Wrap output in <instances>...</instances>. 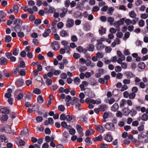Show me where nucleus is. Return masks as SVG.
Instances as JSON below:
<instances>
[{"label": "nucleus", "mask_w": 148, "mask_h": 148, "mask_svg": "<svg viewBox=\"0 0 148 148\" xmlns=\"http://www.w3.org/2000/svg\"><path fill=\"white\" fill-rule=\"evenodd\" d=\"M0 139L2 142H4L5 143H7L8 142V139L4 135H1L0 136Z\"/></svg>", "instance_id": "a878e982"}, {"label": "nucleus", "mask_w": 148, "mask_h": 148, "mask_svg": "<svg viewBox=\"0 0 148 148\" xmlns=\"http://www.w3.org/2000/svg\"><path fill=\"white\" fill-rule=\"evenodd\" d=\"M145 123L142 122L140 123V125L138 127V130L140 132L143 131L144 130Z\"/></svg>", "instance_id": "f3484780"}, {"label": "nucleus", "mask_w": 148, "mask_h": 148, "mask_svg": "<svg viewBox=\"0 0 148 148\" xmlns=\"http://www.w3.org/2000/svg\"><path fill=\"white\" fill-rule=\"evenodd\" d=\"M0 111L2 113L4 114H8L9 113L10 111L9 109L5 107L3 108L0 109Z\"/></svg>", "instance_id": "9b49d317"}, {"label": "nucleus", "mask_w": 148, "mask_h": 148, "mask_svg": "<svg viewBox=\"0 0 148 148\" xmlns=\"http://www.w3.org/2000/svg\"><path fill=\"white\" fill-rule=\"evenodd\" d=\"M77 50L79 52H82L85 53L87 52V49H83L81 46H79L77 48Z\"/></svg>", "instance_id": "412c9836"}, {"label": "nucleus", "mask_w": 148, "mask_h": 148, "mask_svg": "<svg viewBox=\"0 0 148 148\" xmlns=\"http://www.w3.org/2000/svg\"><path fill=\"white\" fill-rule=\"evenodd\" d=\"M85 141L88 145L91 144V141L90 138L87 137L85 140Z\"/></svg>", "instance_id": "69168bd1"}, {"label": "nucleus", "mask_w": 148, "mask_h": 148, "mask_svg": "<svg viewBox=\"0 0 148 148\" xmlns=\"http://www.w3.org/2000/svg\"><path fill=\"white\" fill-rule=\"evenodd\" d=\"M16 83L19 86H22L24 83L23 80L22 79H18L17 80Z\"/></svg>", "instance_id": "aec40b11"}, {"label": "nucleus", "mask_w": 148, "mask_h": 148, "mask_svg": "<svg viewBox=\"0 0 148 148\" xmlns=\"http://www.w3.org/2000/svg\"><path fill=\"white\" fill-rule=\"evenodd\" d=\"M17 33V36L19 37L23 38L24 37L25 34L23 32H22L21 31H20Z\"/></svg>", "instance_id": "37998d69"}, {"label": "nucleus", "mask_w": 148, "mask_h": 148, "mask_svg": "<svg viewBox=\"0 0 148 148\" xmlns=\"http://www.w3.org/2000/svg\"><path fill=\"white\" fill-rule=\"evenodd\" d=\"M8 60L4 57L0 58V64L1 65H6L8 62Z\"/></svg>", "instance_id": "6e6552de"}, {"label": "nucleus", "mask_w": 148, "mask_h": 148, "mask_svg": "<svg viewBox=\"0 0 148 148\" xmlns=\"http://www.w3.org/2000/svg\"><path fill=\"white\" fill-rule=\"evenodd\" d=\"M136 96V94L131 92L129 94V98L130 99H133L135 98Z\"/></svg>", "instance_id": "5fc2aeb1"}, {"label": "nucleus", "mask_w": 148, "mask_h": 148, "mask_svg": "<svg viewBox=\"0 0 148 148\" xmlns=\"http://www.w3.org/2000/svg\"><path fill=\"white\" fill-rule=\"evenodd\" d=\"M140 17L143 19H146L148 17V14L147 13H143L140 15Z\"/></svg>", "instance_id": "3c124183"}, {"label": "nucleus", "mask_w": 148, "mask_h": 148, "mask_svg": "<svg viewBox=\"0 0 148 148\" xmlns=\"http://www.w3.org/2000/svg\"><path fill=\"white\" fill-rule=\"evenodd\" d=\"M7 15V14L3 10L0 11V18H3L5 17Z\"/></svg>", "instance_id": "c85d7f7f"}, {"label": "nucleus", "mask_w": 148, "mask_h": 148, "mask_svg": "<svg viewBox=\"0 0 148 148\" xmlns=\"http://www.w3.org/2000/svg\"><path fill=\"white\" fill-rule=\"evenodd\" d=\"M19 8L16 5H14L13 6V11L14 12L17 13L18 11Z\"/></svg>", "instance_id": "bf43d9fd"}, {"label": "nucleus", "mask_w": 148, "mask_h": 148, "mask_svg": "<svg viewBox=\"0 0 148 148\" xmlns=\"http://www.w3.org/2000/svg\"><path fill=\"white\" fill-rule=\"evenodd\" d=\"M46 69L47 71L49 72H53L54 71V69L53 68V67L51 66H47L46 67Z\"/></svg>", "instance_id": "72a5a7b5"}, {"label": "nucleus", "mask_w": 148, "mask_h": 148, "mask_svg": "<svg viewBox=\"0 0 148 148\" xmlns=\"http://www.w3.org/2000/svg\"><path fill=\"white\" fill-rule=\"evenodd\" d=\"M126 103V100L124 99H122L120 102V108L124 107L125 104Z\"/></svg>", "instance_id": "f704fd0d"}, {"label": "nucleus", "mask_w": 148, "mask_h": 148, "mask_svg": "<svg viewBox=\"0 0 148 148\" xmlns=\"http://www.w3.org/2000/svg\"><path fill=\"white\" fill-rule=\"evenodd\" d=\"M138 66L140 69H144L145 68V64L143 62H140L138 64Z\"/></svg>", "instance_id": "2f4dec72"}, {"label": "nucleus", "mask_w": 148, "mask_h": 148, "mask_svg": "<svg viewBox=\"0 0 148 148\" xmlns=\"http://www.w3.org/2000/svg\"><path fill=\"white\" fill-rule=\"evenodd\" d=\"M119 108V106L118 103H115L111 107V110L114 112H115Z\"/></svg>", "instance_id": "f8f14e48"}, {"label": "nucleus", "mask_w": 148, "mask_h": 148, "mask_svg": "<svg viewBox=\"0 0 148 148\" xmlns=\"http://www.w3.org/2000/svg\"><path fill=\"white\" fill-rule=\"evenodd\" d=\"M124 21V19L123 18H122L120 19V20L118 21L116 23L118 26H120V25H123V22Z\"/></svg>", "instance_id": "ea45409f"}, {"label": "nucleus", "mask_w": 148, "mask_h": 148, "mask_svg": "<svg viewBox=\"0 0 148 148\" xmlns=\"http://www.w3.org/2000/svg\"><path fill=\"white\" fill-rule=\"evenodd\" d=\"M44 79H45V83L47 86L51 85L52 83V81L51 79L47 77L46 74H45L43 76Z\"/></svg>", "instance_id": "423d86ee"}, {"label": "nucleus", "mask_w": 148, "mask_h": 148, "mask_svg": "<svg viewBox=\"0 0 148 148\" xmlns=\"http://www.w3.org/2000/svg\"><path fill=\"white\" fill-rule=\"evenodd\" d=\"M60 34L62 37H66L69 36L68 32L64 30L61 31L60 32Z\"/></svg>", "instance_id": "1a4fd4ad"}, {"label": "nucleus", "mask_w": 148, "mask_h": 148, "mask_svg": "<svg viewBox=\"0 0 148 148\" xmlns=\"http://www.w3.org/2000/svg\"><path fill=\"white\" fill-rule=\"evenodd\" d=\"M8 119V116L7 115H3L2 116L1 118V120L3 122L6 121Z\"/></svg>", "instance_id": "4c0bfd02"}, {"label": "nucleus", "mask_w": 148, "mask_h": 148, "mask_svg": "<svg viewBox=\"0 0 148 148\" xmlns=\"http://www.w3.org/2000/svg\"><path fill=\"white\" fill-rule=\"evenodd\" d=\"M69 133L70 134L73 135L75 134L76 131L74 128H71L69 130Z\"/></svg>", "instance_id": "a18cd8bd"}, {"label": "nucleus", "mask_w": 148, "mask_h": 148, "mask_svg": "<svg viewBox=\"0 0 148 148\" xmlns=\"http://www.w3.org/2000/svg\"><path fill=\"white\" fill-rule=\"evenodd\" d=\"M79 120L82 122L86 123L87 118L85 116L82 115L79 117Z\"/></svg>", "instance_id": "b1692460"}, {"label": "nucleus", "mask_w": 148, "mask_h": 148, "mask_svg": "<svg viewBox=\"0 0 148 148\" xmlns=\"http://www.w3.org/2000/svg\"><path fill=\"white\" fill-rule=\"evenodd\" d=\"M121 70V67L120 66H116L115 67V70L117 72H120Z\"/></svg>", "instance_id": "e2e57ef3"}, {"label": "nucleus", "mask_w": 148, "mask_h": 148, "mask_svg": "<svg viewBox=\"0 0 148 148\" xmlns=\"http://www.w3.org/2000/svg\"><path fill=\"white\" fill-rule=\"evenodd\" d=\"M107 21L110 23V25H112L114 21V19L112 17L110 16L108 18Z\"/></svg>", "instance_id": "7c9ffc66"}, {"label": "nucleus", "mask_w": 148, "mask_h": 148, "mask_svg": "<svg viewBox=\"0 0 148 148\" xmlns=\"http://www.w3.org/2000/svg\"><path fill=\"white\" fill-rule=\"evenodd\" d=\"M95 47L92 44L89 45L88 47V49L89 51H92L94 50Z\"/></svg>", "instance_id": "e433bc0d"}, {"label": "nucleus", "mask_w": 148, "mask_h": 148, "mask_svg": "<svg viewBox=\"0 0 148 148\" xmlns=\"http://www.w3.org/2000/svg\"><path fill=\"white\" fill-rule=\"evenodd\" d=\"M74 82L76 84L78 85L80 82V79L78 77H76L74 80Z\"/></svg>", "instance_id": "a19ab883"}, {"label": "nucleus", "mask_w": 148, "mask_h": 148, "mask_svg": "<svg viewBox=\"0 0 148 148\" xmlns=\"http://www.w3.org/2000/svg\"><path fill=\"white\" fill-rule=\"evenodd\" d=\"M116 115L117 117H119L120 118L122 117L123 116L122 113L121 111H117L116 113Z\"/></svg>", "instance_id": "0e129e2a"}, {"label": "nucleus", "mask_w": 148, "mask_h": 148, "mask_svg": "<svg viewBox=\"0 0 148 148\" xmlns=\"http://www.w3.org/2000/svg\"><path fill=\"white\" fill-rule=\"evenodd\" d=\"M79 99L75 97H73L72 98V105H75L76 108L80 110L82 109V108L80 107V104L79 103Z\"/></svg>", "instance_id": "f257e3e1"}, {"label": "nucleus", "mask_w": 148, "mask_h": 148, "mask_svg": "<svg viewBox=\"0 0 148 148\" xmlns=\"http://www.w3.org/2000/svg\"><path fill=\"white\" fill-rule=\"evenodd\" d=\"M61 43L62 45L64 46L65 48H67L68 47H69V46H67L68 43L65 40H62L61 41Z\"/></svg>", "instance_id": "864d4df0"}, {"label": "nucleus", "mask_w": 148, "mask_h": 148, "mask_svg": "<svg viewBox=\"0 0 148 148\" xmlns=\"http://www.w3.org/2000/svg\"><path fill=\"white\" fill-rule=\"evenodd\" d=\"M76 128L77 131L79 133V134L80 135V136H84V134L83 132V130L82 127L79 124H77L76 125Z\"/></svg>", "instance_id": "39448f33"}, {"label": "nucleus", "mask_w": 148, "mask_h": 148, "mask_svg": "<svg viewBox=\"0 0 148 148\" xmlns=\"http://www.w3.org/2000/svg\"><path fill=\"white\" fill-rule=\"evenodd\" d=\"M142 119L144 121H147L148 119V115L146 114H143L142 116Z\"/></svg>", "instance_id": "de8ad7c7"}, {"label": "nucleus", "mask_w": 148, "mask_h": 148, "mask_svg": "<svg viewBox=\"0 0 148 148\" xmlns=\"http://www.w3.org/2000/svg\"><path fill=\"white\" fill-rule=\"evenodd\" d=\"M99 108L101 111H104L107 108L106 105L105 104L101 105L99 106Z\"/></svg>", "instance_id": "c9c22d12"}, {"label": "nucleus", "mask_w": 148, "mask_h": 148, "mask_svg": "<svg viewBox=\"0 0 148 148\" xmlns=\"http://www.w3.org/2000/svg\"><path fill=\"white\" fill-rule=\"evenodd\" d=\"M105 140L108 142H111L113 140L112 136L109 134H107L105 137Z\"/></svg>", "instance_id": "9d476101"}, {"label": "nucleus", "mask_w": 148, "mask_h": 148, "mask_svg": "<svg viewBox=\"0 0 148 148\" xmlns=\"http://www.w3.org/2000/svg\"><path fill=\"white\" fill-rule=\"evenodd\" d=\"M145 25V21L143 20H140L138 22V25L139 26L142 27L144 26Z\"/></svg>", "instance_id": "6e6d98bb"}, {"label": "nucleus", "mask_w": 148, "mask_h": 148, "mask_svg": "<svg viewBox=\"0 0 148 148\" xmlns=\"http://www.w3.org/2000/svg\"><path fill=\"white\" fill-rule=\"evenodd\" d=\"M71 40L73 42L77 41L78 39L77 37L75 35L72 36L71 37Z\"/></svg>", "instance_id": "774afa93"}, {"label": "nucleus", "mask_w": 148, "mask_h": 148, "mask_svg": "<svg viewBox=\"0 0 148 148\" xmlns=\"http://www.w3.org/2000/svg\"><path fill=\"white\" fill-rule=\"evenodd\" d=\"M5 40L6 42H10L12 40V37L9 35L6 36L5 38Z\"/></svg>", "instance_id": "58836bf2"}, {"label": "nucleus", "mask_w": 148, "mask_h": 148, "mask_svg": "<svg viewBox=\"0 0 148 148\" xmlns=\"http://www.w3.org/2000/svg\"><path fill=\"white\" fill-rule=\"evenodd\" d=\"M19 52V50L17 48H15L14 49L13 54L14 56H17L18 55Z\"/></svg>", "instance_id": "338daca9"}, {"label": "nucleus", "mask_w": 148, "mask_h": 148, "mask_svg": "<svg viewBox=\"0 0 148 148\" xmlns=\"http://www.w3.org/2000/svg\"><path fill=\"white\" fill-rule=\"evenodd\" d=\"M128 88L127 86L125 84H124L121 87V91H123L126 90H127Z\"/></svg>", "instance_id": "4d7b16f0"}, {"label": "nucleus", "mask_w": 148, "mask_h": 148, "mask_svg": "<svg viewBox=\"0 0 148 148\" xmlns=\"http://www.w3.org/2000/svg\"><path fill=\"white\" fill-rule=\"evenodd\" d=\"M22 25H16L14 27L15 31L16 32L21 31L22 27H21Z\"/></svg>", "instance_id": "4468645a"}, {"label": "nucleus", "mask_w": 148, "mask_h": 148, "mask_svg": "<svg viewBox=\"0 0 148 148\" xmlns=\"http://www.w3.org/2000/svg\"><path fill=\"white\" fill-rule=\"evenodd\" d=\"M51 32V30L49 29L45 30L44 32L42 34V36L44 37H46L49 36V34Z\"/></svg>", "instance_id": "a211bd4d"}, {"label": "nucleus", "mask_w": 148, "mask_h": 148, "mask_svg": "<svg viewBox=\"0 0 148 148\" xmlns=\"http://www.w3.org/2000/svg\"><path fill=\"white\" fill-rule=\"evenodd\" d=\"M14 23L16 25H22V21L21 20L17 19L14 21Z\"/></svg>", "instance_id": "473e14b6"}, {"label": "nucleus", "mask_w": 148, "mask_h": 148, "mask_svg": "<svg viewBox=\"0 0 148 148\" xmlns=\"http://www.w3.org/2000/svg\"><path fill=\"white\" fill-rule=\"evenodd\" d=\"M51 46L53 49L55 51L58 50L60 48L58 43L57 41L53 42L51 44Z\"/></svg>", "instance_id": "7ed1b4c3"}, {"label": "nucleus", "mask_w": 148, "mask_h": 148, "mask_svg": "<svg viewBox=\"0 0 148 148\" xmlns=\"http://www.w3.org/2000/svg\"><path fill=\"white\" fill-rule=\"evenodd\" d=\"M74 24L73 20L72 19L68 18L67 20V23L66 26L67 27H72Z\"/></svg>", "instance_id": "0eeeda50"}, {"label": "nucleus", "mask_w": 148, "mask_h": 148, "mask_svg": "<svg viewBox=\"0 0 148 148\" xmlns=\"http://www.w3.org/2000/svg\"><path fill=\"white\" fill-rule=\"evenodd\" d=\"M119 57L120 58L117 61V62L119 64H121L123 61H124L125 60V57L123 55Z\"/></svg>", "instance_id": "bb28decb"}, {"label": "nucleus", "mask_w": 148, "mask_h": 148, "mask_svg": "<svg viewBox=\"0 0 148 148\" xmlns=\"http://www.w3.org/2000/svg\"><path fill=\"white\" fill-rule=\"evenodd\" d=\"M37 99L38 102L39 103H42L43 101V99L41 95L38 96Z\"/></svg>", "instance_id": "49530a36"}, {"label": "nucleus", "mask_w": 148, "mask_h": 148, "mask_svg": "<svg viewBox=\"0 0 148 148\" xmlns=\"http://www.w3.org/2000/svg\"><path fill=\"white\" fill-rule=\"evenodd\" d=\"M125 74L127 78H131L134 77V75L132 73L131 71H127Z\"/></svg>", "instance_id": "6ab92c4d"}, {"label": "nucleus", "mask_w": 148, "mask_h": 148, "mask_svg": "<svg viewBox=\"0 0 148 148\" xmlns=\"http://www.w3.org/2000/svg\"><path fill=\"white\" fill-rule=\"evenodd\" d=\"M114 8L113 7H110L108 8L107 13L110 15H112V12L114 10Z\"/></svg>", "instance_id": "8fccbe9b"}, {"label": "nucleus", "mask_w": 148, "mask_h": 148, "mask_svg": "<svg viewBox=\"0 0 148 148\" xmlns=\"http://www.w3.org/2000/svg\"><path fill=\"white\" fill-rule=\"evenodd\" d=\"M106 30L103 27H101L99 29V32L101 35H102L103 34H105L106 32Z\"/></svg>", "instance_id": "c756f323"}, {"label": "nucleus", "mask_w": 148, "mask_h": 148, "mask_svg": "<svg viewBox=\"0 0 148 148\" xmlns=\"http://www.w3.org/2000/svg\"><path fill=\"white\" fill-rule=\"evenodd\" d=\"M85 95L84 94L83 92H81L80 93L79 95V97L80 98L79 101L81 103H83L84 102V100L83 99L84 98Z\"/></svg>", "instance_id": "dca6fc26"}, {"label": "nucleus", "mask_w": 148, "mask_h": 148, "mask_svg": "<svg viewBox=\"0 0 148 148\" xmlns=\"http://www.w3.org/2000/svg\"><path fill=\"white\" fill-rule=\"evenodd\" d=\"M105 128L110 131H114L115 130V127L113 123H107L104 125Z\"/></svg>", "instance_id": "f03ea898"}, {"label": "nucleus", "mask_w": 148, "mask_h": 148, "mask_svg": "<svg viewBox=\"0 0 148 148\" xmlns=\"http://www.w3.org/2000/svg\"><path fill=\"white\" fill-rule=\"evenodd\" d=\"M103 139V137L102 135H100L98 137H95L92 139V140L93 141H100L102 140Z\"/></svg>", "instance_id": "393cba45"}, {"label": "nucleus", "mask_w": 148, "mask_h": 148, "mask_svg": "<svg viewBox=\"0 0 148 148\" xmlns=\"http://www.w3.org/2000/svg\"><path fill=\"white\" fill-rule=\"evenodd\" d=\"M64 24L62 22H59L57 25V27L58 29H61L64 26Z\"/></svg>", "instance_id": "09e8293b"}, {"label": "nucleus", "mask_w": 148, "mask_h": 148, "mask_svg": "<svg viewBox=\"0 0 148 148\" xmlns=\"http://www.w3.org/2000/svg\"><path fill=\"white\" fill-rule=\"evenodd\" d=\"M5 132L7 133H10L11 132L10 126L7 125L5 128Z\"/></svg>", "instance_id": "79ce46f5"}, {"label": "nucleus", "mask_w": 148, "mask_h": 148, "mask_svg": "<svg viewBox=\"0 0 148 148\" xmlns=\"http://www.w3.org/2000/svg\"><path fill=\"white\" fill-rule=\"evenodd\" d=\"M129 16L130 17L134 18L136 17L137 15L134 10H132L130 12Z\"/></svg>", "instance_id": "5701e85b"}, {"label": "nucleus", "mask_w": 148, "mask_h": 148, "mask_svg": "<svg viewBox=\"0 0 148 148\" xmlns=\"http://www.w3.org/2000/svg\"><path fill=\"white\" fill-rule=\"evenodd\" d=\"M62 12L60 14V17L62 18L64 17L66 13L68 12V9L66 8H63L62 9Z\"/></svg>", "instance_id": "2eb2a0df"}, {"label": "nucleus", "mask_w": 148, "mask_h": 148, "mask_svg": "<svg viewBox=\"0 0 148 148\" xmlns=\"http://www.w3.org/2000/svg\"><path fill=\"white\" fill-rule=\"evenodd\" d=\"M23 94L21 93H18L17 96L16 98L18 100H20L23 98Z\"/></svg>", "instance_id": "680f3d73"}, {"label": "nucleus", "mask_w": 148, "mask_h": 148, "mask_svg": "<svg viewBox=\"0 0 148 148\" xmlns=\"http://www.w3.org/2000/svg\"><path fill=\"white\" fill-rule=\"evenodd\" d=\"M96 130L100 133H102L105 131L104 128L100 125H99L97 126Z\"/></svg>", "instance_id": "ddd939ff"}, {"label": "nucleus", "mask_w": 148, "mask_h": 148, "mask_svg": "<svg viewBox=\"0 0 148 148\" xmlns=\"http://www.w3.org/2000/svg\"><path fill=\"white\" fill-rule=\"evenodd\" d=\"M97 57L99 58H102L103 57V54L102 53L98 52L96 54Z\"/></svg>", "instance_id": "603ef678"}, {"label": "nucleus", "mask_w": 148, "mask_h": 148, "mask_svg": "<svg viewBox=\"0 0 148 148\" xmlns=\"http://www.w3.org/2000/svg\"><path fill=\"white\" fill-rule=\"evenodd\" d=\"M5 55L8 58L10 59L11 62H14L16 61V58L14 56H12L11 53L7 52L5 53Z\"/></svg>", "instance_id": "20e7f679"}, {"label": "nucleus", "mask_w": 148, "mask_h": 148, "mask_svg": "<svg viewBox=\"0 0 148 148\" xmlns=\"http://www.w3.org/2000/svg\"><path fill=\"white\" fill-rule=\"evenodd\" d=\"M86 102L87 103H92L93 104H95V100L93 99H91L89 98H87L85 100Z\"/></svg>", "instance_id": "4be33fe9"}, {"label": "nucleus", "mask_w": 148, "mask_h": 148, "mask_svg": "<svg viewBox=\"0 0 148 148\" xmlns=\"http://www.w3.org/2000/svg\"><path fill=\"white\" fill-rule=\"evenodd\" d=\"M22 133H23L24 136H27L29 134V130L26 127L24 129Z\"/></svg>", "instance_id": "cd10ccee"}, {"label": "nucleus", "mask_w": 148, "mask_h": 148, "mask_svg": "<svg viewBox=\"0 0 148 148\" xmlns=\"http://www.w3.org/2000/svg\"><path fill=\"white\" fill-rule=\"evenodd\" d=\"M105 47V46L102 44L100 45H97L96 46L97 49L98 50H101Z\"/></svg>", "instance_id": "c03bdc74"}, {"label": "nucleus", "mask_w": 148, "mask_h": 148, "mask_svg": "<svg viewBox=\"0 0 148 148\" xmlns=\"http://www.w3.org/2000/svg\"><path fill=\"white\" fill-rule=\"evenodd\" d=\"M123 83L125 85L130 84V80L128 79H125L123 80Z\"/></svg>", "instance_id": "052dcab7"}, {"label": "nucleus", "mask_w": 148, "mask_h": 148, "mask_svg": "<svg viewBox=\"0 0 148 148\" xmlns=\"http://www.w3.org/2000/svg\"><path fill=\"white\" fill-rule=\"evenodd\" d=\"M125 23L127 25L132 24V20H131L129 19H127L125 20Z\"/></svg>", "instance_id": "13d9d810"}]
</instances>
